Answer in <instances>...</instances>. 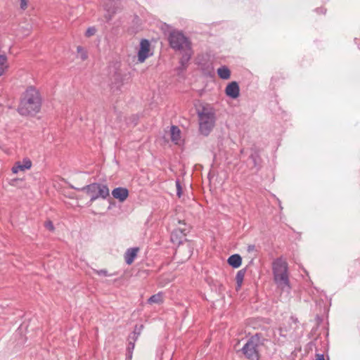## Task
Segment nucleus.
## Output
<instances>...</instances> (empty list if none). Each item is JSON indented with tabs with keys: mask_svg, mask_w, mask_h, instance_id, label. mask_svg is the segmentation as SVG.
<instances>
[{
	"mask_svg": "<svg viewBox=\"0 0 360 360\" xmlns=\"http://www.w3.org/2000/svg\"><path fill=\"white\" fill-rule=\"evenodd\" d=\"M41 101L39 91L30 86L25 92L18 107V112L22 115H33L41 108Z\"/></svg>",
	"mask_w": 360,
	"mask_h": 360,
	"instance_id": "obj_1",
	"label": "nucleus"
},
{
	"mask_svg": "<svg viewBox=\"0 0 360 360\" xmlns=\"http://www.w3.org/2000/svg\"><path fill=\"white\" fill-rule=\"evenodd\" d=\"M272 271L274 281L277 286L282 290L288 291L290 286L287 262L282 258L276 259L272 263Z\"/></svg>",
	"mask_w": 360,
	"mask_h": 360,
	"instance_id": "obj_2",
	"label": "nucleus"
},
{
	"mask_svg": "<svg viewBox=\"0 0 360 360\" xmlns=\"http://www.w3.org/2000/svg\"><path fill=\"white\" fill-rule=\"evenodd\" d=\"M199 120V130L201 134L207 136L215 125V113L209 106H203L198 112Z\"/></svg>",
	"mask_w": 360,
	"mask_h": 360,
	"instance_id": "obj_3",
	"label": "nucleus"
},
{
	"mask_svg": "<svg viewBox=\"0 0 360 360\" xmlns=\"http://www.w3.org/2000/svg\"><path fill=\"white\" fill-rule=\"evenodd\" d=\"M84 191L90 198V202H94L98 198L106 199L110 195L108 187L102 184L93 183L80 189Z\"/></svg>",
	"mask_w": 360,
	"mask_h": 360,
	"instance_id": "obj_4",
	"label": "nucleus"
},
{
	"mask_svg": "<svg viewBox=\"0 0 360 360\" xmlns=\"http://www.w3.org/2000/svg\"><path fill=\"white\" fill-rule=\"evenodd\" d=\"M262 345V342L260 337L258 335H255L247 341L241 351L249 360H259V347Z\"/></svg>",
	"mask_w": 360,
	"mask_h": 360,
	"instance_id": "obj_5",
	"label": "nucleus"
},
{
	"mask_svg": "<svg viewBox=\"0 0 360 360\" xmlns=\"http://www.w3.org/2000/svg\"><path fill=\"white\" fill-rule=\"evenodd\" d=\"M169 41L171 47L175 50L182 51L191 48L188 38L178 31H174L170 33Z\"/></svg>",
	"mask_w": 360,
	"mask_h": 360,
	"instance_id": "obj_6",
	"label": "nucleus"
},
{
	"mask_svg": "<svg viewBox=\"0 0 360 360\" xmlns=\"http://www.w3.org/2000/svg\"><path fill=\"white\" fill-rule=\"evenodd\" d=\"M150 43L147 39H142L140 42V48L138 51V60L143 63L151 53H150Z\"/></svg>",
	"mask_w": 360,
	"mask_h": 360,
	"instance_id": "obj_7",
	"label": "nucleus"
},
{
	"mask_svg": "<svg viewBox=\"0 0 360 360\" xmlns=\"http://www.w3.org/2000/svg\"><path fill=\"white\" fill-rule=\"evenodd\" d=\"M225 93L227 96L231 98H237L240 94L238 84L236 82H231L229 83L225 89Z\"/></svg>",
	"mask_w": 360,
	"mask_h": 360,
	"instance_id": "obj_8",
	"label": "nucleus"
},
{
	"mask_svg": "<svg viewBox=\"0 0 360 360\" xmlns=\"http://www.w3.org/2000/svg\"><path fill=\"white\" fill-rule=\"evenodd\" d=\"M32 167V162L29 158H25L22 162H17L15 165L12 167V172L14 174H17L20 171H25L30 169Z\"/></svg>",
	"mask_w": 360,
	"mask_h": 360,
	"instance_id": "obj_9",
	"label": "nucleus"
},
{
	"mask_svg": "<svg viewBox=\"0 0 360 360\" xmlns=\"http://www.w3.org/2000/svg\"><path fill=\"white\" fill-rule=\"evenodd\" d=\"M112 195L119 201L124 202L129 195V191L126 188L117 187L112 190Z\"/></svg>",
	"mask_w": 360,
	"mask_h": 360,
	"instance_id": "obj_10",
	"label": "nucleus"
},
{
	"mask_svg": "<svg viewBox=\"0 0 360 360\" xmlns=\"http://www.w3.org/2000/svg\"><path fill=\"white\" fill-rule=\"evenodd\" d=\"M139 252L138 248H129L124 254V259L127 264L130 265L133 263L134 259L137 256Z\"/></svg>",
	"mask_w": 360,
	"mask_h": 360,
	"instance_id": "obj_11",
	"label": "nucleus"
},
{
	"mask_svg": "<svg viewBox=\"0 0 360 360\" xmlns=\"http://www.w3.org/2000/svg\"><path fill=\"white\" fill-rule=\"evenodd\" d=\"M171 140L175 144H178L181 140V131L176 126L170 128Z\"/></svg>",
	"mask_w": 360,
	"mask_h": 360,
	"instance_id": "obj_12",
	"label": "nucleus"
},
{
	"mask_svg": "<svg viewBox=\"0 0 360 360\" xmlns=\"http://www.w3.org/2000/svg\"><path fill=\"white\" fill-rule=\"evenodd\" d=\"M228 264L233 268H238L242 264V258L238 254L233 255L229 257Z\"/></svg>",
	"mask_w": 360,
	"mask_h": 360,
	"instance_id": "obj_13",
	"label": "nucleus"
},
{
	"mask_svg": "<svg viewBox=\"0 0 360 360\" xmlns=\"http://www.w3.org/2000/svg\"><path fill=\"white\" fill-rule=\"evenodd\" d=\"M217 74L222 79H228L231 77V72L226 66H221L217 69Z\"/></svg>",
	"mask_w": 360,
	"mask_h": 360,
	"instance_id": "obj_14",
	"label": "nucleus"
},
{
	"mask_svg": "<svg viewBox=\"0 0 360 360\" xmlns=\"http://www.w3.org/2000/svg\"><path fill=\"white\" fill-rule=\"evenodd\" d=\"M8 68V58L6 55H0V76L3 75Z\"/></svg>",
	"mask_w": 360,
	"mask_h": 360,
	"instance_id": "obj_15",
	"label": "nucleus"
},
{
	"mask_svg": "<svg viewBox=\"0 0 360 360\" xmlns=\"http://www.w3.org/2000/svg\"><path fill=\"white\" fill-rule=\"evenodd\" d=\"M106 14L105 15V18L107 21H110L112 20L113 16L116 14L118 11V7L112 6V7H106L105 8Z\"/></svg>",
	"mask_w": 360,
	"mask_h": 360,
	"instance_id": "obj_16",
	"label": "nucleus"
},
{
	"mask_svg": "<svg viewBox=\"0 0 360 360\" xmlns=\"http://www.w3.org/2000/svg\"><path fill=\"white\" fill-rule=\"evenodd\" d=\"M184 52V54L181 58V64L183 67L186 66L189 61L191 56V49L189 48V49L182 50Z\"/></svg>",
	"mask_w": 360,
	"mask_h": 360,
	"instance_id": "obj_17",
	"label": "nucleus"
},
{
	"mask_svg": "<svg viewBox=\"0 0 360 360\" xmlns=\"http://www.w3.org/2000/svg\"><path fill=\"white\" fill-rule=\"evenodd\" d=\"M245 271L244 269L240 270L237 272L236 276V281L237 283L236 290H238L242 285L243 281L244 280Z\"/></svg>",
	"mask_w": 360,
	"mask_h": 360,
	"instance_id": "obj_18",
	"label": "nucleus"
},
{
	"mask_svg": "<svg viewBox=\"0 0 360 360\" xmlns=\"http://www.w3.org/2000/svg\"><path fill=\"white\" fill-rule=\"evenodd\" d=\"M148 301L150 304H160L162 302V294L159 292L158 294L153 295L148 299Z\"/></svg>",
	"mask_w": 360,
	"mask_h": 360,
	"instance_id": "obj_19",
	"label": "nucleus"
},
{
	"mask_svg": "<svg viewBox=\"0 0 360 360\" xmlns=\"http://www.w3.org/2000/svg\"><path fill=\"white\" fill-rule=\"evenodd\" d=\"M181 233L183 235V236H185V234L182 233L181 231L180 230H176L174 231H173L171 234V240L174 243H178V244H180L182 243V240H181V238H178V235L179 233Z\"/></svg>",
	"mask_w": 360,
	"mask_h": 360,
	"instance_id": "obj_20",
	"label": "nucleus"
},
{
	"mask_svg": "<svg viewBox=\"0 0 360 360\" xmlns=\"http://www.w3.org/2000/svg\"><path fill=\"white\" fill-rule=\"evenodd\" d=\"M143 328V325L141 326H136L134 328V331L131 335H129V340H132L134 341H136L138 339L139 335H140L141 330Z\"/></svg>",
	"mask_w": 360,
	"mask_h": 360,
	"instance_id": "obj_21",
	"label": "nucleus"
},
{
	"mask_svg": "<svg viewBox=\"0 0 360 360\" xmlns=\"http://www.w3.org/2000/svg\"><path fill=\"white\" fill-rule=\"evenodd\" d=\"M77 53H78V57L79 58H81L82 60H85L87 58L86 52L84 51V49L82 46H77Z\"/></svg>",
	"mask_w": 360,
	"mask_h": 360,
	"instance_id": "obj_22",
	"label": "nucleus"
},
{
	"mask_svg": "<svg viewBox=\"0 0 360 360\" xmlns=\"http://www.w3.org/2000/svg\"><path fill=\"white\" fill-rule=\"evenodd\" d=\"M129 340V345H128V347H127V351H128V354L129 355V356H131L132 351L134 349V345H135L136 341H134L132 340Z\"/></svg>",
	"mask_w": 360,
	"mask_h": 360,
	"instance_id": "obj_23",
	"label": "nucleus"
},
{
	"mask_svg": "<svg viewBox=\"0 0 360 360\" xmlns=\"http://www.w3.org/2000/svg\"><path fill=\"white\" fill-rule=\"evenodd\" d=\"M96 30L94 27H91L87 29L86 31V37H91L96 34Z\"/></svg>",
	"mask_w": 360,
	"mask_h": 360,
	"instance_id": "obj_24",
	"label": "nucleus"
},
{
	"mask_svg": "<svg viewBox=\"0 0 360 360\" xmlns=\"http://www.w3.org/2000/svg\"><path fill=\"white\" fill-rule=\"evenodd\" d=\"M176 195L179 198H180L182 194V190H181V186L179 181H176Z\"/></svg>",
	"mask_w": 360,
	"mask_h": 360,
	"instance_id": "obj_25",
	"label": "nucleus"
},
{
	"mask_svg": "<svg viewBox=\"0 0 360 360\" xmlns=\"http://www.w3.org/2000/svg\"><path fill=\"white\" fill-rule=\"evenodd\" d=\"M95 272L98 276H109L108 271L105 269L95 270Z\"/></svg>",
	"mask_w": 360,
	"mask_h": 360,
	"instance_id": "obj_26",
	"label": "nucleus"
},
{
	"mask_svg": "<svg viewBox=\"0 0 360 360\" xmlns=\"http://www.w3.org/2000/svg\"><path fill=\"white\" fill-rule=\"evenodd\" d=\"M44 226L49 231H53L54 230L53 224L52 221H46L45 224H44Z\"/></svg>",
	"mask_w": 360,
	"mask_h": 360,
	"instance_id": "obj_27",
	"label": "nucleus"
},
{
	"mask_svg": "<svg viewBox=\"0 0 360 360\" xmlns=\"http://www.w3.org/2000/svg\"><path fill=\"white\" fill-rule=\"evenodd\" d=\"M20 8L22 10H25L27 7V0H20Z\"/></svg>",
	"mask_w": 360,
	"mask_h": 360,
	"instance_id": "obj_28",
	"label": "nucleus"
},
{
	"mask_svg": "<svg viewBox=\"0 0 360 360\" xmlns=\"http://www.w3.org/2000/svg\"><path fill=\"white\" fill-rule=\"evenodd\" d=\"M255 249V246L254 245H250L248 246V251L249 252L254 251Z\"/></svg>",
	"mask_w": 360,
	"mask_h": 360,
	"instance_id": "obj_29",
	"label": "nucleus"
},
{
	"mask_svg": "<svg viewBox=\"0 0 360 360\" xmlns=\"http://www.w3.org/2000/svg\"><path fill=\"white\" fill-rule=\"evenodd\" d=\"M316 360H325L323 354H316Z\"/></svg>",
	"mask_w": 360,
	"mask_h": 360,
	"instance_id": "obj_30",
	"label": "nucleus"
},
{
	"mask_svg": "<svg viewBox=\"0 0 360 360\" xmlns=\"http://www.w3.org/2000/svg\"><path fill=\"white\" fill-rule=\"evenodd\" d=\"M184 248V247H181V248H179L176 252V255L179 253H180L181 251H182V249Z\"/></svg>",
	"mask_w": 360,
	"mask_h": 360,
	"instance_id": "obj_31",
	"label": "nucleus"
},
{
	"mask_svg": "<svg viewBox=\"0 0 360 360\" xmlns=\"http://www.w3.org/2000/svg\"><path fill=\"white\" fill-rule=\"evenodd\" d=\"M188 255L187 258H189V257H190V256H191V250H190V248H188Z\"/></svg>",
	"mask_w": 360,
	"mask_h": 360,
	"instance_id": "obj_32",
	"label": "nucleus"
}]
</instances>
